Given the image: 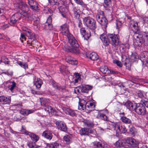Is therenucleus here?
Instances as JSON below:
<instances>
[{"instance_id":"51","label":"nucleus","mask_w":148,"mask_h":148,"mask_svg":"<svg viewBox=\"0 0 148 148\" xmlns=\"http://www.w3.org/2000/svg\"><path fill=\"white\" fill-rule=\"evenodd\" d=\"M143 35L146 41H148V28L145 29V30L143 32Z\"/></svg>"},{"instance_id":"41","label":"nucleus","mask_w":148,"mask_h":148,"mask_svg":"<svg viewBox=\"0 0 148 148\" xmlns=\"http://www.w3.org/2000/svg\"><path fill=\"white\" fill-rule=\"evenodd\" d=\"M66 111L67 112V114L71 116H76L77 114L74 110H71L70 108H67L66 109Z\"/></svg>"},{"instance_id":"43","label":"nucleus","mask_w":148,"mask_h":148,"mask_svg":"<svg viewBox=\"0 0 148 148\" xmlns=\"http://www.w3.org/2000/svg\"><path fill=\"white\" fill-rule=\"evenodd\" d=\"M43 27L45 29L49 30L52 29L53 26L52 24H49L47 23H45L44 24Z\"/></svg>"},{"instance_id":"31","label":"nucleus","mask_w":148,"mask_h":148,"mask_svg":"<svg viewBox=\"0 0 148 148\" xmlns=\"http://www.w3.org/2000/svg\"><path fill=\"white\" fill-rule=\"evenodd\" d=\"M24 30L26 32L25 34L26 35L28 36H29L30 37V38H31L32 39H35L36 38L35 34L31 30L27 29V30Z\"/></svg>"},{"instance_id":"34","label":"nucleus","mask_w":148,"mask_h":148,"mask_svg":"<svg viewBox=\"0 0 148 148\" xmlns=\"http://www.w3.org/2000/svg\"><path fill=\"white\" fill-rule=\"evenodd\" d=\"M96 117L98 119H101L104 121H108V117L104 114L99 113L97 115Z\"/></svg>"},{"instance_id":"55","label":"nucleus","mask_w":148,"mask_h":148,"mask_svg":"<svg viewBox=\"0 0 148 148\" xmlns=\"http://www.w3.org/2000/svg\"><path fill=\"white\" fill-rule=\"evenodd\" d=\"M1 61L4 63L5 64H9V63L10 62V61L8 59L4 57H3L1 60Z\"/></svg>"},{"instance_id":"21","label":"nucleus","mask_w":148,"mask_h":148,"mask_svg":"<svg viewBox=\"0 0 148 148\" xmlns=\"http://www.w3.org/2000/svg\"><path fill=\"white\" fill-rule=\"evenodd\" d=\"M27 44L29 46H31V48H33L36 47V43H38V41L35 39H32L31 38H29L27 41Z\"/></svg>"},{"instance_id":"29","label":"nucleus","mask_w":148,"mask_h":148,"mask_svg":"<svg viewBox=\"0 0 148 148\" xmlns=\"http://www.w3.org/2000/svg\"><path fill=\"white\" fill-rule=\"evenodd\" d=\"M28 135L31 139L35 142H37L39 139L38 136L34 133L30 132Z\"/></svg>"},{"instance_id":"13","label":"nucleus","mask_w":148,"mask_h":148,"mask_svg":"<svg viewBox=\"0 0 148 148\" xmlns=\"http://www.w3.org/2000/svg\"><path fill=\"white\" fill-rule=\"evenodd\" d=\"M69 26L66 23H65L60 27V31L62 32L63 34L66 36H68L71 34L69 32Z\"/></svg>"},{"instance_id":"20","label":"nucleus","mask_w":148,"mask_h":148,"mask_svg":"<svg viewBox=\"0 0 148 148\" xmlns=\"http://www.w3.org/2000/svg\"><path fill=\"white\" fill-rule=\"evenodd\" d=\"M59 12L64 18L66 17L67 10V8L64 5L60 6L58 8Z\"/></svg>"},{"instance_id":"16","label":"nucleus","mask_w":148,"mask_h":148,"mask_svg":"<svg viewBox=\"0 0 148 148\" xmlns=\"http://www.w3.org/2000/svg\"><path fill=\"white\" fill-rule=\"evenodd\" d=\"M86 56L88 58L93 61L97 60L99 58L98 55L95 52H87Z\"/></svg>"},{"instance_id":"3","label":"nucleus","mask_w":148,"mask_h":148,"mask_svg":"<svg viewBox=\"0 0 148 148\" xmlns=\"http://www.w3.org/2000/svg\"><path fill=\"white\" fill-rule=\"evenodd\" d=\"M83 23L91 30H95L97 27L96 22L94 19L90 16L85 17L83 19Z\"/></svg>"},{"instance_id":"2","label":"nucleus","mask_w":148,"mask_h":148,"mask_svg":"<svg viewBox=\"0 0 148 148\" xmlns=\"http://www.w3.org/2000/svg\"><path fill=\"white\" fill-rule=\"evenodd\" d=\"M118 35L114 34H108L106 35L103 33L100 36V38L102 41L103 45L107 46L110 43L115 47L119 44Z\"/></svg>"},{"instance_id":"12","label":"nucleus","mask_w":148,"mask_h":148,"mask_svg":"<svg viewBox=\"0 0 148 148\" xmlns=\"http://www.w3.org/2000/svg\"><path fill=\"white\" fill-rule=\"evenodd\" d=\"M80 32L82 37L84 38V40H88L91 36V32L90 31H86L85 28L82 27L80 29Z\"/></svg>"},{"instance_id":"11","label":"nucleus","mask_w":148,"mask_h":148,"mask_svg":"<svg viewBox=\"0 0 148 148\" xmlns=\"http://www.w3.org/2000/svg\"><path fill=\"white\" fill-rule=\"evenodd\" d=\"M79 132L81 136H86L88 135L89 134L93 133L94 131L91 129L84 127L81 128Z\"/></svg>"},{"instance_id":"61","label":"nucleus","mask_w":148,"mask_h":148,"mask_svg":"<svg viewBox=\"0 0 148 148\" xmlns=\"http://www.w3.org/2000/svg\"><path fill=\"white\" fill-rule=\"evenodd\" d=\"M51 109V107L48 106V105L45 106L44 108L45 110L49 113V112H51V111H50Z\"/></svg>"},{"instance_id":"17","label":"nucleus","mask_w":148,"mask_h":148,"mask_svg":"<svg viewBox=\"0 0 148 148\" xmlns=\"http://www.w3.org/2000/svg\"><path fill=\"white\" fill-rule=\"evenodd\" d=\"M126 142L129 144V146L132 147H136L138 145V142L133 138H128Z\"/></svg>"},{"instance_id":"26","label":"nucleus","mask_w":148,"mask_h":148,"mask_svg":"<svg viewBox=\"0 0 148 148\" xmlns=\"http://www.w3.org/2000/svg\"><path fill=\"white\" fill-rule=\"evenodd\" d=\"M105 5L104 6L105 9L106 10L110 11L111 8V0H104Z\"/></svg>"},{"instance_id":"32","label":"nucleus","mask_w":148,"mask_h":148,"mask_svg":"<svg viewBox=\"0 0 148 148\" xmlns=\"http://www.w3.org/2000/svg\"><path fill=\"white\" fill-rule=\"evenodd\" d=\"M120 120L123 123L125 124H132V121L131 119L125 116H121Z\"/></svg>"},{"instance_id":"19","label":"nucleus","mask_w":148,"mask_h":148,"mask_svg":"<svg viewBox=\"0 0 148 148\" xmlns=\"http://www.w3.org/2000/svg\"><path fill=\"white\" fill-rule=\"evenodd\" d=\"M126 107L130 110H135L136 104L130 101H127L125 104Z\"/></svg>"},{"instance_id":"59","label":"nucleus","mask_w":148,"mask_h":148,"mask_svg":"<svg viewBox=\"0 0 148 148\" xmlns=\"http://www.w3.org/2000/svg\"><path fill=\"white\" fill-rule=\"evenodd\" d=\"M141 102L144 104L146 107L148 108V100H145L143 99H141Z\"/></svg>"},{"instance_id":"48","label":"nucleus","mask_w":148,"mask_h":148,"mask_svg":"<svg viewBox=\"0 0 148 148\" xmlns=\"http://www.w3.org/2000/svg\"><path fill=\"white\" fill-rule=\"evenodd\" d=\"M77 20V22H78V27L80 28L83 27V24L82 21V17L80 16H77L75 17Z\"/></svg>"},{"instance_id":"18","label":"nucleus","mask_w":148,"mask_h":148,"mask_svg":"<svg viewBox=\"0 0 148 148\" xmlns=\"http://www.w3.org/2000/svg\"><path fill=\"white\" fill-rule=\"evenodd\" d=\"M11 102V99L3 96H0V104H9Z\"/></svg>"},{"instance_id":"28","label":"nucleus","mask_w":148,"mask_h":148,"mask_svg":"<svg viewBox=\"0 0 148 148\" xmlns=\"http://www.w3.org/2000/svg\"><path fill=\"white\" fill-rule=\"evenodd\" d=\"M34 111L31 110H28L26 109H22L20 111V113L23 115L27 116L28 114L32 113Z\"/></svg>"},{"instance_id":"8","label":"nucleus","mask_w":148,"mask_h":148,"mask_svg":"<svg viewBox=\"0 0 148 148\" xmlns=\"http://www.w3.org/2000/svg\"><path fill=\"white\" fill-rule=\"evenodd\" d=\"M18 8L19 10L18 13H20L21 15H22L24 16L29 12V8L28 5L25 3L20 5L18 6Z\"/></svg>"},{"instance_id":"23","label":"nucleus","mask_w":148,"mask_h":148,"mask_svg":"<svg viewBox=\"0 0 148 148\" xmlns=\"http://www.w3.org/2000/svg\"><path fill=\"white\" fill-rule=\"evenodd\" d=\"M65 60L66 62L70 64L76 65L78 63L77 61L75 59L71 56L67 57Z\"/></svg>"},{"instance_id":"44","label":"nucleus","mask_w":148,"mask_h":148,"mask_svg":"<svg viewBox=\"0 0 148 148\" xmlns=\"http://www.w3.org/2000/svg\"><path fill=\"white\" fill-rule=\"evenodd\" d=\"M67 69L66 66L64 65H62L60 68V73H65L67 74L68 73L67 72Z\"/></svg>"},{"instance_id":"9","label":"nucleus","mask_w":148,"mask_h":148,"mask_svg":"<svg viewBox=\"0 0 148 148\" xmlns=\"http://www.w3.org/2000/svg\"><path fill=\"white\" fill-rule=\"evenodd\" d=\"M28 3L30 8L35 12H38L40 8L38 7V3L34 0H27Z\"/></svg>"},{"instance_id":"54","label":"nucleus","mask_w":148,"mask_h":148,"mask_svg":"<svg viewBox=\"0 0 148 148\" xmlns=\"http://www.w3.org/2000/svg\"><path fill=\"white\" fill-rule=\"evenodd\" d=\"M16 86V83L14 82H12V84L9 85L8 88L12 92H13V90Z\"/></svg>"},{"instance_id":"1","label":"nucleus","mask_w":148,"mask_h":148,"mask_svg":"<svg viewBox=\"0 0 148 148\" xmlns=\"http://www.w3.org/2000/svg\"><path fill=\"white\" fill-rule=\"evenodd\" d=\"M66 37L67 38L69 43L72 47L65 45L63 49L66 52H70L77 54H80V52L79 45L73 35L71 34Z\"/></svg>"},{"instance_id":"58","label":"nucleus","mask_w":148,"mask_h":148,"mask_svg":"<svg viewBox=\"0 0 148 148\" xmlns=\"http://www.w3.org/2000/svg\"><path fill=\"white\" fill-rule=\"evenodd\" d=\"M21 132L23 134H24L26 135H28L30 132H29L27 131L25 129L23 126L22 127V128L21 130Z\"/></svg>"},{"instance_id":"27","label":"nucleus","mask_w":148,"mask_h":148,"mask_svg":"<svg viewBox=\"0 0 148 148\" xmlns=\"http://www.w3.org/2000/svg\"><path fill=\"white\" fill-rule=\"evenodd\" d=\"M137 37H138V36H137ZM143 43V40L141 38H140L137 37V38L135 39L134 41V44L136 47H140L141 46Z\"/></svg>"},{"instance_id":"25","label":"nucleus","mask_w":148,"mask_h":148,"mask_svg":"<svg viewBox=\"0 0 148 148\" xmlns=\"http://www.w3.org/2000/svg\"><path fill=\"white\" fill-rule=\"evenodd\" d=\"M121 124L120 123H116L113 124V127L114 130L116 131V136H117L118 134V132H120V127H121Z\"/></svg>"},{"instance_id":"47","label":"nucleus","mask_w":148,"mask_h":148,"mask_svg":"<svg viewBox=\"0 0 148 148\" xmlns=\"http://www.w3.org/2000/svg\"><path fill=\"white\" fill-rule=\"evenodd\" d=\"M48 3L51 5H59L60 3L58 2V0H47Z\"/></svg>"},{"instance_id":"30","label":"nucleus","mask_w":148,"mask_h":148,"mask_svg":"<svg viewBox=\"0 0 148 148\" xmlns=\"http://www.w3.org/2000/svg\"><path fill=\"white\" fill-rule=\"evenodd\" d=\"M94 148H105V145L104 143L98 142H95L93 143Z\"/></svg>"},{"instance_id":"49","label":"nucleus","mask_w":148,"mask_h":148,"mask_svg":"<svg viewBox=\"0 0 148 148\" xmlns=\"http://www.w3.org/2000/svg\"><path fill=\"white\" fill-rule=\"evenodd\" d=\"M74 1L77 4L80 5L84 8H86V5L83 2L82 0H74Z\"/></svg>"},{"instance_id":"33","label":"nucleus","mask_w":148,"mask_h":148,"mask_svg":"<svg viewBox=\"0 0 148 148\" xmlns=\"http://www.w3.org/2000/svg\"><path fill=\"white\" fill-rule=\"evenodd\" d=\"M125 141L123 140L119 139L114 143V145L116 147H121L125 145Z\"/></svg>"},{"instance_id":"10","label":"nucleus","mask_w":148,"mask_h":148,"mask_svg":"<svg viewBox=\"0 0 148 148\" xmlns=\"http://www.w3.org/2000/svg\"><path fill=\"white\" fill-rule=\"evenodd\" d=\"M130 27L135 34L139 33V31L138 28V23L133 20L130 22Z\"/></svg>"},{"instance_id":"22","label":"nucleus","mask_w":148,"mask_h":148,"mask_svg":"<svg viewBox=\"0 0 148 148\" xmlns=\"http://www.w3.org/2000/svg\"><path fill=\"white\" fill-rule=\"evenodd\" d=\"M42 136L47 139L50 140L53 137L51 132L49 131H45L42 133Z\"/></svg>"},{"instance_id":"5","label":"nucleus","mask_w":148,"mask_h":148,"mask_svg":"<svg viewBox=\"0 0 148 148\" xmlns=\"http://www.w3.org/2000/svg\"><path fill=\"white\" fill-rule=\"evenodd\" d=\"M95 105L94 103L88 101L84 105L79 103V102L78 109L80 110H84L85 109L88 111H91L95 110Z\"/></svg>"},{"instance_id":"7","label":"nucleus","mask_w":148,"mask_h":148,"mask_svg":"<svg viewBox=\"0 0 148 148\" xmlns=\"http://www.w3.org/2000/svg\"><path fill=\"white\" fill-rule=\"evenodd\" d=\"M134 111L138 114L141 115H144L146 114L147 112L145 107L141 103L136 104Z\"/></svg>"},{"instance_id":"46","label":"nucleus","mask_w":148,"mask_h":148,"mask_svg":"<svg viewBox=\"0 0 148 148\" xmlns=\"http://www.w3.org/2000/svg\"><path fill=\"white\" fill-rule=\"evenodd\" d=\"M23 16L25 17L26 18L28 21H32L34 20L33 15L30 14L29 12L27 13L26 15H25Z\"/></svg>"},{"instance_id":"37","label":"nucleus","mask_w":148,"mask_h":148,"mask_svg":"<svg viewBox=\"0 0 148 148\" xmlns=\"http://www.w3.org/2000/svg\"><path fill=\"white\" fill-rule=\"evenodd\" d=\"M43 84L41 79L39 78H37L34 83V85L36 87L38 88H40Z\"/></svg>"},{"instance_id":"56","label":"nucleus","mask_w":148,"mask_h":148,"mask_svg":"<svg viewBox=\"0 0 148 148\" xmlns=\"http://www.w3.org/2000/svg\"><path fill=\"white\" fill-rule=\"evenodd\" d=\"M131 58L132 60H134L135 59H139V57L138 56L136 53L134 52L132 54L131 56Z\"/></svg>"},{"instance_id":"35","label":"nucleus","mask_w":148,"mask_h":148,"mask_svg":"<svg viewBox=\"0 0 148 148\" xmlns=\"http://www.w3.org/2000/svg\"><path fill=\"white\" fill-rule=\"evenodd\" d=\"M59 144L56 142L52 143L51 144H47L46 148H59Z\"/></svg>"},{"instance_id":"24","label":"nucleus","mask_w":148,"mask_h":148,"mask_svg":"<svg viewBox=\"0 0 148 148\" xmlns=\"http://www.w3.org/2000/svg\"><path fill=\"white\" fill-rule=\"evenodd\" d=\"M64 143L67 145H69L72 142V138L71 135H66L63 138Z\"/></svg>"},{"instance_id":"64","label":"nucleus","mask_w":148,"mask_h":148,"mask_svg":"<svg viewBox=\"0 0 148 148\" xmlns=\"http://www.w3.org/2000/svg\"><path fill=\"white\" fill-rule=\"evenodd\" d=\"M117 65L119 67H122L123 65L121 62L118 60H116L115 62Z\"/></svg>"},{"instance_id":"57","label":"nucleus","mask_w":148,"mask_h":148,"mask_svg":"<svg viewBox=\"0 0 148 148\" xmlns=\"http://www.w3.org/2000/svg\"><path fill=\"white\" fill-rule=\"evenodd\" d=\"M122 25V23L121 21L119 20L116 21V29H119L121 27Z\"/></svg>"},{"instance_id":"52","label":"nucleus","mask_w":148,"mask_h":148,"mask_svg":"<svg viewBox=\"0 0 148 148\" xmlns=\"http://www.w3.org/2000/svg\"><path fill=\"white\" fill-rule=\"evenodd\" d=\"M17 63L21 67L26 69L28 68V64L27 63L24 62H22L21 61H18Z\"/></svg>"},{"instance_id":"36","label":"nucleus","mask_w":148,"mask_h":148,"mask_svg":"<svg viewBox=\"0 0 148 148\" xmlns=\"http://www.w3.org/2000/svg\"><path fill=\"white\" fill-rule=\"evenodd\" d=\"M40 102L42 106H45L48 105L50 102V101L49 99L42 98L40 99Z\"/></svg>"},{"instance_id":"15","label":"nucleus","mask_w":148,"mask_h":148,"mask_svg":"<svg viewBox=\"0 0 148 148\" xmlns=\"http://www.w3.org/2000/svg\"><path fill=\"white\" fill-rule=\"evenodd\" d=\"M56 125L58 129L64 132L67 130V127L66 124L63 121H58L56 122Z\"/></svg>"},{"instance_id":"53","label":"nucleus","mask_w":148,"mask_h":148,"mask_svg":"<svg viewBox=\"0 0 148 148\" xmlns=\"http://www.w3.org/2000/svg\"><path fill=\"white\" fill-rule=\"evenodd\" d=\"M127 130L125 126L121 124L120 127V132L118 133H125L127 132Z\"/></svg>"},{"instance_id":"45","label":"nucleus","mask_w":148,"mask_h":148,"mask_svg":"<svg viewBox=\"0 0 148 148\" xmlns=\"http://www.w3.org/2000/svg\"><path fill=\"white\" fill-rule=\"evenodd\" d=\"M143 25L145 27V28H148V17H143L142 18Z\"/></svg>"},{"instance_id":"60","label":"nucleus","mask_w":148,"mask_h":148,"mask_svg":"<svg viewBox=\"0 0 148 148\" xmlns=\"http://www.w3.org/2000/svg\"><path fill=\"white\" fill-rule=\"evenodd\" d=\"M75 7V4L72 3L71 0H70L69 3V7L72 10Z\"/></svg>"},{"instance_id":"4","label":"nucleus","mask_w":148,"mask_h":148,"mask_svg":"<svg viewBox=\"0 0 148 148\" xmlns=\"http://www.w3.org/2000/svg\"><path fill=\"white\" fill-rule=\"evenodd\" d=\"M96 18L97 22L106 28L108 24V21L104 16L103 12L101 11H99L96 15Z\"/></svg>"},{"instance_id":"38","label":"nucleus","mask_w":148,"mask_h":148,"mask_svg":"<svg viewBox=\"0 0 148 148\" xmlns=\"http://www.w3.org/2000/svg\"><path fill=\"white\" fill-rule=\"evenodd\" d=\"M92 87L89 85H86L83 86L81 89V91L84 93H87L89 90L92 89Z\"/></svg>"},{"instance_id":"39","label":"nucleus","mask_w":148,"mask_h":148,"mask_svg":"<svg viewBox=\"0 0 148 148\" xmlns=\"http://www.w3.org/2000/svg\"><path fill=\"white\" fill-rule=\"evenodd\" d=\"M73 77V81L75 84L78 83L81 80L80 75H74Z\"/></svg>"},{"instance_id":"62","label":"nucleus","mask_w":148,"mask_h":148,"mask_svg":"<svg viewBox=\"0 0 148 148\" xmlns=\"http://www.w3.org/2000/svg\"><path fill=\"white\" fill-rule=\"evenodd\" d=\"M145 56L143 54H141L140 56V58H139V59H140L142 62H144L145 61V59H144L145 58Z\"/></svg>"},{"instance_id":"63","label":"nucleus","mask_w":148,"mask_h":148,"mask_svg":"<svg viewBox=\"0 0 148 148\" xmlns=\"http://www.w3.org/2000/svg\"><path fill=\"white\" fill-rule=\"evenodd\" d=\"M49 16L47 19V21L45 23H48L49 24H52V18L51 16Z\"/></svg>"},{"instance_id":"42","label":"nucleus","mask_w":148,"mask_h":148,"mask_svg":"<svg viewBox=\"0 0 148 148\" xmlns=\"http://www.w3.org/2000/svg\"><path fill=\"white\" fill-rule=\"evenodd\" d=\"M73 11L75 16V18L77 16H80V14L79 13V10L78 8L77 7H75L72 10Z\"/></svg>"},{"instance_id":"50","label":"nucleus","mask_w":148,"mask_h":148,"mask_svg":"<svg viewBox=\"0 0 148 148\" xmlns=\"http://www.w3.org/2000/svg\"><path fill=\"white\" fill-rule=\"evenodd\" d=\"M27 145L29 148H37L36 144L32 141L28 142L27 143Z\"/></svg>"},{"instance_id":"14","label":"nucleus","mask_w":148,"mask_h":148,"mask_svg":"<svg viewBox=\"0 0 148 148\" xmlns=\"http://www.w3.org/2000/svg\"><path fill=\"white\" fill-rule=\"evenodd\" d=\"M101 72L103 74H109L110 73H112L114 74H118V72L114 70H110L108 69L106 66H102L100 69Z\"/></svg>"},{"instance_id":"40","label":"nucleus","mask_w":148,"mask_h":148,"mask_svg":"<svg viewBox=\"0 0 148 148\" xmlns=\"http://www.w3.org/2000/svg\"><path fill=\"white\" fill-rule=\"evenodd\" d=\"M49 82L51 83L53 86L56 89H60V87L58 84L53 79H50Z\"/></svg>"},{"instance_id":"6","label":"nucleus","mask_w":148,"mask_h":148,"mask_svg":"<svg viewBox=\"0 0 148 148\" xmlns=\"http://www.w3.org/2000/svg\"><path fill=\"white\" fill-rule=\"evenodd\" d=\"M21 14L16 13L13 15L10 18V24L12 26H16L19 23V21L21 18Z\"/></svg>"}]
</instances>
